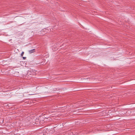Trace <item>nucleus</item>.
<instances>
[{
    "instance_id": "nucleus-1",
    "label": "nucleus",
    "mask_w": 135,
    "mask_h": 135,
    "mask_svg": "<svg viewBox=\"0 0 135 135\" xmlns=\"http://www.w3.org/2000/svg\"><path fill=\"white\" fill-rule=\"evenodd\" d=\"M30 72L29 71V73H31V74L29 73V74L30 75L31 74H33L34 75V74H35V73L36 71L35 70H33L32 69H31L30 70Z\"/></svg>"
},
{
    "instance_id": "nucleus-2",
    "label": "nucleus",
    "mask_w": 135,
    "mask_h": 135,
    "mask_svg": "<svg viewBox=\"0 0 135 135\" xmlns=\"http://www.w3.org/2000/svg\"><path fill=\"white\" fill-rule=\"evenodd\" d=\"M36 51V50L35 49H32L31 50H29L28 52L30 54H31L32 53L35 52Z\"/></svg>"
},
{
    "instance_id": "nucleus-3",
    "label": "nucleus",
    "mask_w": 135,
    "mask_h": 135,
    "mask_svg": "<svg viewBox=\"0 0 135 135\" xmlns=\"http://www.w3.org/2000/svg\"><path fill=\"white\" fill-rule=\"evenodd\" d=\"M24 52H22V53H21V56H23V54H24Z\"/></svg>"
},
{
    "instance_id": "nucleus-4",
    "label": "nucleus",
    "mask_w": 135,
    "mask_h": 135,
    "mask_svg": "<svg viewBox=\"0 0 135 135\" xmlns=\"http://www.w3.org/2000/svg\"><path fill=\"white\" fill-rule=\"evenodd\" d=\"M23 59L25 60L26 59V57H23Z\"/></svg>"
}]
</instances>
